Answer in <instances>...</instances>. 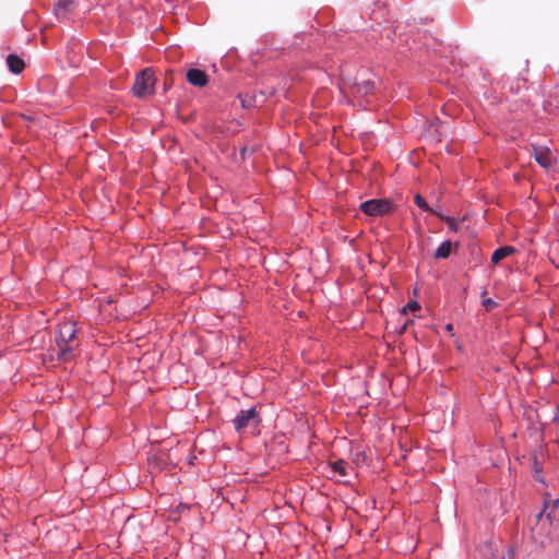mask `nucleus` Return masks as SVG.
Here are the masks:
<instances>
[{
  "label": "nucleus",
  "instance_id": "f257e3e1",
  "mask_svg": "<svg viewBox=\"0 0 559 559\" xmlns=\"http://www.w3.org/2000/svg\"><path fill=\"white\" fill-rule=\"evenodd\" d=\"M261 423V417L254 407L241 409L234 419V427L237 432L255 433Z\"/></svg>",
  "mask_w": 559,
  "mask_h": 559
},
{
  "label": "nucleus",
  "instance_id": "f03ea898",
  "mask_svg": "<svg viewBox=\"0 0 559 559\" xmlns=\"http://www.w3.org/2000/svg\"><path fill=\"white\" fill-rule=\"evenodd\" d=\"M155 82L156 79L153 71L150 68L143 69L135 76L132 87L133 94L139 98H146L153 95L155 92Z\"/></svg>",
  "mask_w": 559,
  "mask_h": 559
},
{
  "label": "nucleus",
  "instance_id": "7ed1b4c3",
  "mask_svg": "<svg viewBox=\"0 0 559 559\" xmlns=\"http://www.w3.org/2000/svg\"><path fill=\"white\" fill-rule=\"evenodd\" d=\"M76 336V329L74 323L68 322L64 323L58 336V345L60 347V358L68 359L69 355L72 353L73 346L71 343L74 341Z\"/></svg>",
  "mask_w": 559,
  "mask_h": 559
},
{
  "label": "nucleus",
  "instance_id": "20e7f679",
  "mask_svg": "<svg viewBox=\"0 0 559 559\" xmlns=\"http://www.w3.org/2000/svg\"><path fill=\"white\" fill-rule=\"evenodd\" d=\"M360 211L368 216L386 215L392 211V204L384 199H371L360 204Z\"/></svg>",
  "mask_w": 559,
  "mask_h": 559
},
{
  "label": "nucleus",
  "instance_id": "39448f33",
  "mask_svg": "<svg viewBox=\"0 0 559 559\" xmlns=\"http://www.w3.org/2000/svg\"><path fill=\"white\" fill-rule=\"evenodd\" d=\"M274 94L273 88L267 90H261L259 93H243L239 94L238 97L240 98L241 106L243 108H252L257 106H262L266 99Z\"/></svg>",
  "mask_w": 559,
  "mask_h": 559
},
{
  "label": "nucleus",
  "instance_id": "423d86ee",
  "mask_svg": "<svg viewBox=\"0 0 559 559\" xmlns=\"http://www.w3.org/2000/svg\"><path fill=\"white\" fill-rule=\"evenodd\" d=\"M547 520L550 525L559 520V499L545 500L544 509L537 514V522Z\"/></svg>",
  "mask_w": 559,
  "mask_h": 559
},
{
  "label": "nucleus",
  "instance_id": "0eeeda50",
  "mask_svg": "<svg viewBox=\"0 0 559 559\" xmlns=\"http://www.w3.org/2000/svg\"><path fill=\"white\" fill-rule=\"evenodd\" d=\"M534 158L545 169H549L554 163L551 151L545 146L533 147Z\"/></svg>",
  "mask_w": 559,
  "mask_h": 559
},
{
  "label": "nucleus",
  "instance_id": "6e6552de",
  "mask_svg": "<svg viewBox=\"0 0 559 559\" xmlns=\"http://www.w3.org/2000/svg\"><path fill=\"white\" fill-rule=\"evenodd\" d=\"M187 81L198 87H204L209 83L206 73L200 69H190L187 72Z\"/></svg>",
  "mask_w": 559,
  "mask_h": 559
},
{
  "label": "nucleus",
  "instance_id": "1a4fd4ad",
  "mask_svg": "<svg viewBox=\"0 0 559 559\" xmlns=\"http://www.w3.org/2000/svg\"><path fill=\"white\" fill-rule=\"evenodd\" d=\"M373 90H374L373 82L366 80L360 83H356L352 87L350 93L356 98H362V97H367V96L371 95L373 93Z\"/></svg>",
  "mask_w": 559,
  "mask_h": 559
},
{
  "label": "nucleus",
  "instance_id": "9d476101",
  "mask_svg": "<svg viewBox=\"0 0 559 559\" xmlns=\"http://www.w3.org/2000/svg\"><path fill=\"white\" fill-rule=\"evenodd\" d=\"M74 7L73 0H59L55 7V14L58 19H64L73 11Z\"/></svg>",
  "mask_w": 559,
  "mask_h": 559
},
{
  "label": "nucleus",
  "instance_id": "9b49d317",
  "mask_svg": "<svg viewBox=\"0 0 559 559\" xmlns=\"http://www.w3.org/2000/svg\"><path fill=\"white\" fill-rule=\"evenodd\" d=\"M514 252H515V248L512 246L500 247V248L496 249L493 251V253L491 254V262L493 264H498L501 260L513 254Z\"/></svg>",
  "mask_w": 559,
  "mask_h": 559
},
{
  "label": "nucleus",
  "instance_id": "f8f14e48",
  "mask_svg": "<svg viewBox=\"0 0 559 559\" xmlns=\"http://www.w3.org/2000/svg\"><path fill=\"white\" fill-rule=\"evenodd\" d=\"M333 476L346 477L348 475L349 464L343 460H337L330 464Z\"/></svg>",
  "mask_w": 559,
  "mask_h": 559
},
{
  "label": "nucleus",
  "instance_id": "ddd939ff",
  "mask_svg": "<svg viewBox=\"0 0 559 559\" xmlns=\"http://www.w3.org/2000/svg\"><path fill=\"white\" fill-rule=\"evenodd\" d=\"M7 63L11 72L17 74L24 69V61L16 55H9Z\"/></svg>",
  "mask_w": 559,
  "mask_h": 559
},
{
  "label": "nucleus",
  "instance_id": "4468645a",
  "mask_svg": "<svg viewBox=\"0 0 559 559\" xmlns=\"http://www.w3.org/2000/svg\"><path fill=\"white\" fill-rule=\"evenodd\" d=\"M452 242L450 240L443 241L436 250V259H447L451 254Z\"/></svg>",
  "mask_w": 559,
  "mask_h": 559
},
{
  "label": "nucleus",
  "instance_id": "2eb2a0df",
  "mask_svg": "<svg viewBox=\"0 0 559 559\" xmlns=\"http://www.w3.org/2000/svg\"><path fill=\"white\" fill-rule=\"evenodd\" d=\"M414 202L423 211L429 212L435 215H437L439 213V212L435 211L432 207H430L429 204L426 202V200L420 194L415 195Z\"/></svg>",
  "mask_w": 559,
  "mask_h": 559
},
{
  "label": "nucleus",
  "instance_id": "dca6fc26",
  "mask_svg": "<svg viewBox=\"0 0 559 559\" xmlns=\"http://www.w3.org/2000/svg\"><path fill=\"white\" fill-rule=\"evenodd\" d=\"M437 216L444 221L452 231L456 233L459 230V221L454 217L447 216L441 213H438Z\"/></svg>",
  "mask_w": 559,
  "mask_h": 559
},
{
  "label": "nucleus",
  "instance_id": "f3484780",
  "mask_svg": "<svg viewBox=\"0 0 559 559\" xmlns=\"http://www.w3.org/2000/svg\"><path fill=\"white\" fill-rule=\"evenodd\" d=\"M488 559H515V548L513 546L506 547L500 557L492 555Z\"/></svg>",
  "mask_w": 559,
  "mask_h": 559
},
{
  "label": "nucleus",
  "instance_id": "a211bd4d",
  "mask_svg": "<svg viewBox=\"0 0 559 559\" xmlns=\"http://www.w3.org/2000/svg\"><path fill=\"white\" fill-rule=\"evenodd\" d=\"M483 306L487 309V310H490L492 309L493 307L497 306V302L493 301L491 298H486L483 300Z\"/></svg>",
  "mask_w": 559,
  "mask_h": 559
},
{
  "label": "nucleus",
  "instance_id": "6ab92c4d",
  "mask_svg": "<svg viewBox=\"0 0 559 559\" xmlns=\"http://www.w3.org/2000/svg\"><path fill=\"white\" fill-rule=\"evenodd\" d=\"M405 308H407V309H409V310H417V309H419L420 307H419V305H418V302H417V301H411V302H408V304L406 305V307H405Z\"/></svg>",
  "mask_w": 559,
  "mask_h": 559
},
{
  "label": "nucleus",
  "instance_id": "aec40b11",
  "mask_svg": "<svg viewBox=\"0 0 559 559\" xmlns=\"http://www.w3.org/2000/svg\"><path fill=\"white\" fill-rule=\"evenodd\" d=\"M246 154H247V148H246V147H243V148L241 150V155H242V157H245V155H246Z\"/></svg>",
  "mask_w": 559,
  "mask_h": 559
},
{
  "label": "nucleus",
  "instance_id": "412c9836",
  "mask_svg": "<svg viewBox=\"0 0 559 559\" xmlns=\"http://www.w3.org/2000/svg\"><path fill=\"white\" fill-rule=\"evenodd\" d=\"M447 330H448V331H451V330H452V324H448V325H447Z\"/></svg>",
  "mask_w": 559,
  "mask_h": 559
},
{
  "label": "nucleus",
  "instance_id": "4be33fe9",
  "mask_svg": "<svg viewBox=\"0 0 559 559\" xmlns=\"http://www.w3.org/2000/svg\"><path fill=\"white\" fill-rule=\"evenodd\" d=\"M359 106L364 107V109H367V106L362 105L361 103H359Z\"/></svg>",
  "mask_w": 559,
  "mask_h": 559
}]
</instances>
